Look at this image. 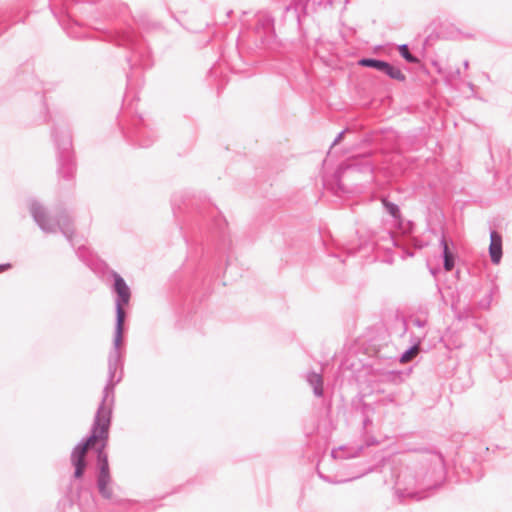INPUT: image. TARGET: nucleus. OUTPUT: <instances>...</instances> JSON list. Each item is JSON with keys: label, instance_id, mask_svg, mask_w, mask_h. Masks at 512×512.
<instances>
[{"label": "nucleus", "instance_id": "10", "mask_svg": "<svg viewBox=\"0 0 512 512\" xmlns=\"http://www.w3.org/2000/svg\"><path fill=\"white\" fill-rule=\"evenodd\" d=\"M388 212L395 218H398L400 216L399 208L397 205L390 203V202H383Z\"/></svg>", "mask_w": 512, "mask_h": 512}, {"label": "nucleus", "instance_id": "5", "mask_svg": "<svg viewBox=\"0 0 512 512\" xmlns=\"http://www.w3.org/2000/svg\"><path fill=\"white\" fill-rule=\"evenodd\" d=\"M381 72L387 74L392 79L399 80V81L405 80V75L401 72V70L398 69L397 67L390 65L387 62H385V67H383Z\"/></svg>", "mask_w": 512, "mask_h": 512}, {"label": "nucleus", "instance_id": "4", "mask_svg": "<svg viewBox=\"0 0 512 512\" xmlns=\"http://www.w3.org/2000/svg\"><path fill=\"white\" fill-rule=\"evenodd\" d=\"M490 238L489 254L491 260L494 264H499L502 257V237L497 232H492Z\"/></svg>", "mask_w": 512, "mask_h": 512}, {"label": "nucleus", "instance_id": "3", "mask_svg": "<svg viewBox=\"0 0 512 512\" xmlns=\"http://www.w3.org/2000/svg\"><path fill=\"white\" fill-rule=\"evenodd\" d=\"M99 474L97 486L102 497L110 499L113 496L112 478L109 469L108 456L104 451L98 455Z\"/></svg>", "mask_w": 512, "mask_h": 512}, {"label": "nucleus", "instance_id": "9", "mask_svg": "<svg viewBox=\"0 0 512 512\" xmlns=\"http://www.w3.org/2000/svg\"><path fill=\"white\" fill-rule=\"evenodd\" d=\"M399 52H400V54L402 55V57H404L408 62H411V63H416V62H418L417 58H415V57H414L413 55H411V53L409 52L407 45H401V46L399 47Z\"/></svg>", "mask_w": 512, "mask_h": 512}, {"label": "nucleus", "instance_id": "11", "mask_svg": "<svg viewBox=\"0 0 512 512\" xmlns=\"http://www.w3.org/2000/svg\"><path fill=\"white\" fill-rule=\"evenodd\" d=\"M10 268H11L10 264H2V265H0V273L7 271Z\"/></svg>", "mask_w": 512, "mask_h": 512}, {"label": "nucleus", "instance_id": "2", "mask_svg": "<svg viewBox=\"0 0 512 512\" xmlns=\"http://www.w3.org/2000/svg\"><path fill=\"white\" fill-rule=\"evenodd\" d=\"M114 289L117 293L118 299L116 301L117 311V325H116V343L119 344L122 338L124 321H125V306H128L131 298V292L124 279L117 273H114Z\"/></svg>", "mask_w": 512, "mask_h": 512}, {"label": "nucleus", "instance_id": "6", "mask_svg": "<svg viewBox=\"0 0 512 512\" xmlns=\"http://www.w3.org/2000/svg\"><path fill=\"white\" fill-rule=\"evenodd\" d=\"M444 248V268L446 271H451L454 268V256L449 251L448 245L443 241Z\"/></svg>", "mask_w": 512, "mask_h": 512}, {"label": "nucleus", "instance_id": "1", "mask_svg": "<svg viewBox=\"0 0 512 512\" xmlns=\"http://www.w3.org/2000/svg\"><path fill=\"white\" fill-rule=\"evenodd\" d=\"M111 411L102 406L99 408L96 416L95 426L91 436L83 443L74 448L71 454V462L75 468L74 477L79 479L83 476L86 468V455L90 448H95L98 452L104 451L110 425Z\"/></svg>", "mask_w": 512, "mask_h": 512}, {"label": "nucleus", "instance_id": "7", "mask_svg": "<svg viewBox=\"0 0 512 512\" xmlns=\"http://www.w3.org/2000/svg\"><path fill=\"white\" fill-rule=\"evenodd\" d=\"M359 64L361 66L375 68L379 71H381L383 69V67H385V61L376 60V59H362L359 61Z\"/></svg>", "mask_w": 512, "mask_h": 512}, {"label": "nucleus", "instance_id": "8", "mask_svg": "<svg viewBox=\"0 0 512 512\" xmlns=\"http://www.w3.org/2000/svg\"><path fill=\"white\" fill-rule=\"evenodd\" d=\"M418 352L419 350L417 346L412 347L410 350H408L402 355L400 359L401 363H407L411 361L418 354Z\"/></svg>", "mask_w": 512, "mask_h": 512}, {"label": "nucleus", "instance_id": "12", "mask_svg": "<svg viewBox=\"0 0 512 512\" xmlns=\"http://www.w3.org/2000/svg\"><path fill=\"white\" fill-rule=\"evenodd\" d=\"M313 379H315V381H316L317 383L321 384V378H320V376H319V375H314V376H313Z\"/></svg>", "mask_w": 512, "mask_h": 512}]
</instances>
